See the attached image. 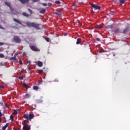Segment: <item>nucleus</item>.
<instances>
[{
    "label": "nucleus",
    "mask_w": 130,
    "mask_h": 130,
    "mask_svg": "<svg viewBox=\"0 0 130 130\" xmlns=\"http://www.w3.org/2000/svg\"><path fill=\"white\" fill-rule=\"evenodd\" d=\"M24 24H25L27 27H32V28H35L38 30H39L41 27V24H37L35 22H25Z\"/></svg>",
    "instance_id": "nucleus-1"
},
{
    "label": "nucleus",
    "mask_w": 130,
    "mask_h": 130,
    "mask_svg": "<svg viewBox=\"0 0 130 130\" xmlns=\"http://www.w3.org/2000/svg\"><path fill=\"white\" fill-rule=\"evenodd\" d=\"M24 118H25V119H29V120H31V119H33L34 118V114H30L29 115L28 114H25L23 115Z\"/></svg>",
    "instance_id": "nucleus-2"
},
{
    "label": "nucleus",
    "mask_w": 130,
    "mask_h": 130,
    "mask_svg": "<svg viewBox=\"0 0 130 130\" xmlns=\"http://www.w3.org/2000/svg\"><path fill=\"white\" fill-rule=\"evenodd\" d=\"M12 41L15 43H21V39L18 36H15L12 39Z\"/></svg>",
    "instance_id": "nucleus-3"
},
{
    "label": "nucleus",
    "mask_w": 130,
    "mask_h": 130,
    "mask_svg": "<svg viewBox=\"0 0 130 130\" xmlns=\"http://www.w3.org/2000/svg\"><path fill=\"white\" fill-rule=\"evenodd\" d=\"M29 47L33 51H40V49H38L36 45H31L29 46Z\"/></svg>",
    "instance_id": "nucleus-4"
},
{
    "label": "nucleus",
    "mask_w": 130,
    "mask_h": 130,
    "mask_svg": "<svg viewBox=\"0 0 130 130\" xmlns=\"http://www.w3.org/2000/svg\"><path fill=\"white\" fill-rule=\"evenodd\" d=\"M22 129L23 130H30V125H29V124H28L24 123L23 124Z\"/></svg>",
    "instance_id": "nucleus-5"
},
{
    "label": "nucleus",
    "mask_w": 130,
    "mask_h": 130,
    "mask_svg": "<svg viewBox=\"0 0 130 130\" xmlns=\"http://www.w3.org/2000/svg\"><path fill=\"white\" fill-rule=\"evenodd\" d=\"M90 6L92 8H93L94 10H100L101 9V7L100 6H97L93 4H90Z\"/></svg>",
    "instance_id": "nucleus-6"
},
{
    "label": "nucleus",
    "mask_w": 130,
    "mask_h": 130,
    "mask_svg": "<svg viewBox=\"0 0 130 130\" xmlns=\"http://www.w3.org/2000/svg\"><path fill=\"white\" fill-rule=\"evenodd\" d=\"M96 29H102L103 28V24L97 25L95 26Z\"/></svg>",
    "instance_id": "nucleus-7"
},
{
    "label": "nucleus",
    "mask_w": 130,
    "mask_h": 130,
    "mask_svg": "<svg viewBox=\"0 0 130 130\" xmlns=\"http://www.w3.org/2000/svg\"><path fill=\"white\" fill-rule=\"evenodd\" d=\"M14 21H15L16 23H18V24H19L20 25H22V23H21V21L17 19L14 18Z\"/></svg>",
    "instance_id": "nucleus-8"
},
{
    "label": "nucleus",
    "mask_w": 130,
    "mask_h": 130,
    "mask_svg": "<svg viewBox=\"0 0 130 130\" xmlns=\"http://www.w3.org/2000/svg\"><path fill=\"white\" fill-rule=\"evenodd\" d=\"M38 67H41L42 66H43V63H42V61H38Z\"/></svg>",
    "instance_id": "nucleus-9"
},
{
    "label": "nucleus",
    "mask_w": 130,
    "mask_h": 130,
    "mask_svg": "<svg viewBox=\"0 0 130 130\" xmlns=\"http://www.w3.org/2000/svg\"><path fill=\"white\" fill-rule=\"evenodd\" d=\"M22 4H25V3H28L29 0H19Z\"/></svg>",
    "instance_id": "nucleus-10"
},
{
    "label": "nucleus",
    "mask_w": 130,
    "mask_h": 130,
    "mask_svg": "<svg viewBox=\"0 0 130 130\" xmlns=\"http://www.w3.org/2000/svg\"><path fill=\"white\" fill-rule=\"evenodd\" d=\"M82 42V40L80 38H78L77 40L76 44H80Z\"/></svg>",
    "instance_id": "nucleus-11"
},
{
    "label": "nucleus",
    "mask_w": 130,
    "mask_h": 130,
    "mask_svg": "<svg viewBox=\"0 0 130 130\" xmlns=\"http://www.w3.org/2000/svg\"><path fill=\"white\" fill-rule=\"evenodd\" d=\"M9 126V123H6V125L2 127V130H6V128Z\"/></svg>",
    "instance_id": "nucleus-12"
},
{
    "label": "nucleus",
    "mask_w": 130,
    "mask_h": 130,
    "mask_svg": "<svg viewBox=\"0 0 130 130\" xmlns=\"http://www.w3.org/2000/svg\"><path fill=\"white\" fill-rule=\"evenodd\" d=\"M25 97L26 99H29V98H30V97H31V95L29 94L28 93H26L25 95Z\"/></svg>",
    "instance_id": "nucleus-13"
},
{
    "label": "nucleus",
    "mask_w": 130,
    "mask_h": 130,
    "mask_svg": "<svg viewBox=\"0 0 130 130\" xmlns=\"http://www.w3.org/2000/svg\"><path fill=\"white\" fill-rule=\"evenodd\" d=\"M130 30V28L129 27H127V28H126V29H125L124 30V33H126V32H128V31H129Z\"/></svg>",
    "instance_id": "nucleus-14"
},
{
    "label": "nucleus",
    "mask_w": 130,
    "mask_h": 130,
    "mask_svg": "<svg viewBox=\"0 0 130 130\" xmlns=\"http://www.w3.org/2000/svg\"><path fill=\"white\" fill-rule=\"evenodd\" d=\"M5 5H6V6H8V7H9L10 8L11 10H12V8H11V4H10V3L5 2Z\"/></svg>",
    "instance_id": "nucleus-15"
},
{
    "label": "nucleus",
    "mask_w": 130,
    "mask_h": 130,
    "mask_svg": "<svg viewBox=\"0 0 130 130\" xmlns=\"http://www.w3.org/2000/svg\"><path fill=\"white\" fill-rule=\"evenodd\" d=\"M56 14L57 16H60V15H61V12L60 11H57Z\"/></svg>",
    "instance_id": "nucleus-16"
},
{
    "label": "nucleus",
    "mask_w": 130,
    "mask_h": 130,
    "mask_svg": "<svg viewBox=\"0 0 130 130\" xmlns=\"http://www.w3.org/2000/svg\"><path fill=\"white\" fill-rule=\"evenodd\" d=\"M22 15H23V16H24V17H29V14H28L25 12L22 13Z\"/></svg>",
    "instance_id": "nucleus-17"
},
{
    "label": "nucleus",
    "mask_w": 130,
    "mask_h": 130,
    "mask_svg": "<svg viewBox=\"0 0 130 130\" xmlns=\"http://www.w3.org/2000/svg\"><path fill=\"white\" fill-rule=\"evenodd\" d=\"M23 86L25 88V89H28V85H27L26 83H23Z\"/></svg>",
    "instance_id": "nucleus-18"
},
{
    "label": "nucleus",
    "mask_w": 130,
    "mask_h": 130,
    "mask_svg": "<svg viewBox=\"0 0 130 130\" xmlns=\"http://www.w3.org/2000/svg\"><path fill=\"white\" fill-rule=\"evenodd\" d=\"M112 28H113V26L111 25H108L107 26V29H112Z\"/></svg>",
    "instance_id": "nucleus-19"
},
{
    "label": "nucleus",
    "mask_w": 130,
    "mask_h": 130,
    "mask_svg": "<svg viewBox=\"0 0 130 130\" xmlns=\"http://www.w3.org/2000/svg\"><path fill=\"white\" fill-rule=\"evenodd\" d=\"M10 59L11 60H17V58L16 57H12Z\"/></svg>",
    "instance_id": "nucleus-20"
},
{
    "label": "nucleus",
    "mask_w": 130,
    "mask_h": 130,
    "mask_svg": "<svg viewBox=\"0 0 130 130\" xmlns=\"http://www.w3.org/2000/svg\"><path fill=\"white\" fill-rule=\"evenodd\" d=\"M38 73H39V74H40V75H41V74H43V70H39Z\"/></svg>",
    "instance_id": "nucleus-21"
},
{
    "label": "nucleus",
    "mask_w": 130,
    "mask_h": 130,
    "mask_svg": "<svg viewBox=\"0 0 130 130\" xmlns=\"http://www.w3.org/2000/svg\"><path fill=\"white\" fill-rule=\"evenodd\" d=\"M33 89H34V90H38V86H34Z\"/></svg>",
    "instance_id": "nucleus-22"
},
{
    "label": "nucleus",
    "mask_w": 130,
    "mask_h": 130,
    "mask_svg": "<svg viewBox=\"0 0 130 130\" xmlns=\"http://www.w3.org/2000/svg\"><path fill=\"white\" fill-rule=\"evenodd\" d=\"M40 13H45V9H41L40 10Z\"/></svg>",
    "instance_id": "nucleus-23"
},
{
    "label": "nucleus",
    "mask_w": 130,
    "mask_h": 130,
    "mask_svg": "<svg viewBox=\"0 0 130 130\" xmlns=\"http://www.w3.org/2000/svg\"><path fill=\"white\" fill-rule=\"evenodd\" d=\"M2 116H3V114L2 113V112L0 111V122L2 121Z\"/></svg>",
    "instance_id": "nucleus-24"
},
{
    "label": "nucleus",
    "mask_w": 130,
    "mask_h": 130,
    "mask_svg": "<svg viewBox=\"0 0 130 130\" xmlns=\"http://www.w3.org/2000/svg\"><path fill=\"white\" fill-rule=\"evenodd\" d=\"M45 39L46 41H47V42H49V38L46 37L45 38Z\"/></svg>",
    "instance_id": "nucleus-25"
},
{
    "label": "nucleus",
    "mask_w": 130,
    "mask_h": 130,
    "mask_svg": "<svg viewBox=\"0 0 130 130\" xmlns=\"http://www.w3.org/2000/svg\"><path fill=\"white\" fill-rule=\"evenodd\" d=\"M120 2L121 4H124V3H125V0H120Z\"/></svg>",
    "instance_id": "nucleus-26"
},
{
    "label": "nucleus",
    "mask_w": 130,
    "mask_h": 130,
    "mask_svg": "<svg viewBox=\"0 0 130 130\" xmlns=\"http://www.w3.org/2000/svg\"><path fill=\"white\" fill-rule=\"evenodd\" d=\"M55 3V4H57V5H59V4H60V2H59V1H56Z\"/></svg>",
    "instance_id": "nucleus-27"
},
{
    "label": "nucleus",
    "mask_w": 130,
    "mask_h": 130,
    "mask_svg": "<svg viewBox=\"0 0 130 130\" xmlns=\"http://www.w3.org/2000/svg\"><path fill=\"white\" fill-rule=\"evenodd\" d=\"M22 55L23 56H26V55H27V53H26V52H23L22 53Z\"/></svg>",
    "instance_id": "nucleus-28"
},
{
    "label": "nucleus",
    "mask_w": 130,
    "mask_h": 130,
    "mask_svg": "<svg viewBox=\"0 0 130 130\" xmlns=\"http://www.w3.org/2000/svg\"><path fill=\"white\" fill-rule=\"evenodd\" d=\"M0 57H1V58L5 57L4 54H0Z\"/></svg>",
    "instance_id": "nucleus-29"
},
{
    "label": "nucleus",
    "mask_w": 130,
    "mask_h": 130,
    "mask_svg": "<svg viewBox=\"0 0 130 130\" xmlns=\"http://www.w3.org/2000/svg\"><path fill=\"white\" fill-rule=\"evenodd\" d=\"M10 119L13 121H14V117L12 115L10 116Z\"/></svg>",
    "instance_id": "nucleus-30"
},
{
    "label": "nucleus",
    "mask_w": 130,
    "mask_h": 130,
    "mask_svg": "<svg viewBox=\"0 0 130 130\" xmlns=\"http://www.w3.org/2000/svg\"><path fill=\"white\" fill-rule=\"evenodd\" d=\"M5 103H4V102H0V105H1V106H4Z\"/></svg>",
    "instance_id": "nucleus-31"
},
{
    "label": "nucleus",
    "mask_w": 130,
    "mask_h": 130,
    "mask_svg": "<svg viewBox=\"0 0 130 130\" xmlns=\"http://www.w3.org/2000/svg\"><path fill=\"white\" fill-rule=\"evenodd\" d=\"M17 55H18V53H15L14 55V57L17 58Z\"/></svg>",
    "instance_id": "nucleus-32"
},
{
    "label": "nucleus",
    "mask_w": 130,
    "mask_h": 130,
    "mask_svg": "<svg viewBox=\"0 0 130 130\" xmlns=\"http://www.w3.org/2000/svg\"><path fill=\"white\" fill-rule=\"evenodd\" d=\"M15 28H20V26H19V25L16 24V25H15Z\"/></svg>",
    "instance_id": "nucleus-33"
},
{
    "label": "nucleus",
    "mask_w": 130,
    "mask_h": 130,
    "mask_svg": "<svg viewBox=\"0 0 130 130\" xmlns=\"http://www.w3.org/2000/svg\"><path fill=\"white\" fill-rule=\"evenodd\" d=\"M96 41L100 42V39L97 38H96Z\"/></svg>",
    "instance_id": "nucleus-34"
},
{
    "label": "nucleus",
    "mask_w": 130,
    "mask_h": 130,
    "mask_svg": "<svg viewBox=\"0 0 130 130\" xmlns=\"http://www.w3.org/2000/svg\"><path fill=\"white\" fill-rule=\"evenodd\" d=\"M20 64H23V62H22V60L19 61Z\"/></svg>",
    "instance_id": "nucleus-35"
},
{
    "label": "nucleus",
    "mask_w": 130,
    "mask_h": 130,
    "mask_svg": "<svg viewBox=\"0 0 130 130\" xmlns=\"http://www.w3.org/2000/svg\"><path fill=\"white\" fill-rule=\"evenodd\" d=\"M28 11L30 14H32V10L31 9H28Z\"/></svg>",
    "instance_id": "nucleus-36"
},
{
    "label": "nucleus",
    "mask_w": 130,
    "mask_h": 130,
    "mask_svg": "<svg viewBox=\"0 0 130 130\" xmlns=\"http://www.w3.org/2000/svg\"><path fill=\"white\" fill-rule=\"evenodd\" d=\"M19 79L20 80H23L24 78H23V77H19Z\"/></svg>",
    "instance_id": "nucleus-37"
},
{
    "label": "nucleus",
    "mask_w": 130,
    "mask_h": 130,
    "mask_svg": "<svg viewBox=\"0 0 130 130\" xmlns=\"http://www.w3.org/2000/svg\"><path fill=\"white\" fill-rule=\"evenodd\" d=\"M39 0H33L34 3H36V2H38Z\"/></svg>",
    "instance_id": "nucleus-38"
},
{
    "label": "nucleus",
    "mask_w": 130,
    "mask_h": 130,
    "mask_svg": "<svg viewBox=\"0 0 130 130\" xmlns=\"http://www.w3.org/2000/svg\"><path fill=\"white\" fill-rule=\"evenodd\" d=\"M73 7H74V8H76V7H77V4H74L73 5Z\"/></svg>",
    "instance_id": "nucleus-39"
},
{
    "label": "nucleus",
    "mask_w": 130,
    "mask_h": 130,
    "mask_svg": "<svg viewBox=\"0 0 130 130\" xmlns=\"http://www.w3.org/2000/svg\"><path fill=\"white\" fill-rule=\"evenodd\" d=\"M0 29H3L4 30V29H5L4 27H3V26H2V25H0Z\"/></svg>",
    "instance_id": "nucleus-40"
},
{
    "label": "nucleus",
    "mask_w": 130,
    "mask_h": 130,
    "mask_svg": "<svg viewBox=\"0 0 130 130\" xmlns=\"http://www.w3.org/2000/svg\"><path fill=\"white\" fill-rule=\"evenodd\" d=\"M0 45H1V46L4 45V43L0 42Z\"/></svg>",
    "instance_id": "nucleus-41"
},
{
    "label": "nucleus",
    "mask_w": 130,
    "mask_h": 130,
    "mask_svg": "<svg viewBox=\"0 0 130 130\" xmlns=\"http://www.w3.org/2000/svg\"><path fill=\"white\" fill-rule=\"evenodd\" d=\"M63 36H67V33H63Z\"/></svg>",
    "instance_id": "nucleus-42"
},
{
    "label": "nucleus",
    "mask_w": 130,
    "mask_h": 130,
    "mask_svg": "<svg viewBox=\"0 0 130 130\" xmlns=\"http://www.w3.org/2000/svg\"><path fill=\"white\" fill-rule=\"evenodd\" d=\"M0 88H1L2 89H4V86H0Z\"/></svg>",
    "instance_id": "nucleus-43"
},
{
    "label": "nucleus",
    "mask_w": 130,
    "mask_h": 130,
    "mask_svg": "<svg viewBox=\"0 0 130 130\" xmlns=\"http://www.w3.org/2000/svg\"><path fill=\"white\" fill-rule=\"evenodd\" d=\"M76 25H78V24H79V21H77L76 22Z\"/></svg>",
    "instance_id": "nucleus-44"
},
{
    "label": "nucleus",
    "mask_w": 130,
    "mask_h": 130,
    "mask_svg": "<svg viewBox=\"0 0 130 130\" xmlns=\"http://www.w3.org/2000/svg\"><path fill=\"white\" fill-rule=\"evenodd\" d=\"M43 6H44L45 7H46V4L44 3V4H43Z\"/></svg>",
    "instance_id": "nucleus-45"
},
{
    "label": "nucleus",
    "mask_w": 130,
    "mask_h": 130,
    "mask_svg": "<svg viewBox=\"0 0 130 130\" xmlns=\"http://www.w3.org/2000/svg\"><path fill=\"white\" fill-rule=\"evenodd\" d=\"M14 114H17V111H15L14 112Z\"/></svg>",
    "instance_id": "nucleus-46"
},
{
    "label": "nucleus",
    "mask_w": 130,
    "mask_h": 130,
    "mask_svg": "<svg viewBox=\"0 0 130 130\" xmlns=\"http://www.w3.org/2000/svg\"><path fill=\"white\" fill-rule=\"evenodd\" d=\"M48 5H49V6H51V3H49Z\"/></svg>",
    "instance_id": "nucleus-47"
},
{
    "label": "nucleus",
    "mask_w": 130,
    "mask_h": 130,
    "mask_svg": "<svg viewBox=\"0 0 130 130\" xmlns=\"http://www.w3.org/2000/svg\"><path fill=\"white\" fill-rule=\"evenodd\" d=\"M26 120H25L24 121V122H26Z\"/></svg>",
    "instance_id": "nucleus-48"
},
{
    "label": "nucleus",
    "mask_w": 130,
    "mask_h": 130,
    "mask_svg": "<svg viewBox=\"0 0 130 130\" xmlns=\"http://www.w3.org/2000/svg\"><path fill=\"white\" fill-rule=\"evenodd\" d=\"M92 13H94V11H92Z\"/></svg>",
    "instance_id": "nucleus-49"
}]
</instances>
